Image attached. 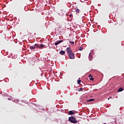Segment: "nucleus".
<instances>
[{"instance_id":"1","label":"nucleus","mask_w":124,"mask_h":124,"mask_svg":"<svg viewBox=\"0 0 124 124\" xmlns=\"http://www.w3.org/2000/svg\"><path fill=\"white\" fill-rule=\"evenodd\" d=\"M66 52L68 57L71 60H74L75 59V55L74 53L72 52V49L70 47H67L66 48Z\"/></svg>"},{"instance_id":"2","label":"nucleus","mask_w":124,"mask_h":124,"mask_svg":"<svg viewBox=\"0 0 124 124\" xmlns=\"http://www.w3.org/2000/svg\"><path fill=\"white\" fill-rule=\"evenodd\" d=\"M44 46L45 45L43 44L38 45L37 44H35L34 45L30 46V48L31 49H35V48L36 49H43Z\"/></svg>"},{"instance_id":"3","label":"nucleus","mask_w":124,"mask_h":124,"mask_svg":"<svg viewBox=\"0 0 124 124\" xmlns=\"http://www.w3.org/2000/svg\"><path fill=\"white\" fill-rule=\"evenodd\" d=\"M69 121L70 122V123H72V124H77L78 122H77V120H76V118L73 116H71L69 117Z\"/></svg>"},{"instance_id":"4","label":"nucleus","mask_w":124,"mask_h":124,"mask_svg":"<svg viewBox=\"0 0 124 124\" xmlns=\"http://www.w3.org/2000/svg\"><path fill=\"white\" fill-rule=\"evenodd\" d=\"M75 114H76V111H75L70 110L68 112V115H74Z\"/></svg>"},{"instance_id":"5","label":"nucleus","mask_w":124,"mask_h":124,"mask_svg":"<svg viewBox=\"0 0 124 124\" xmlns=\"http://www.w3.org/2000/svg\"><path fill=\"white\" fill-rule=\"evenodd\" d=\"M62 42H63V40L58 41L57 42L55 43V46H57V45H59V44H60V43H62Z\"/></svg>"},{"instance_id":"6","label":"nucleus","mask_w":124,"mask_h":124,"mask_svg":"<svg viewBox=\"0 0 124 124\" xmlns=\"http://www.w3.org/2000/svg\"><path fill=\"white\" fill-rule=\"evenodd\" d=\"M60 54H61V55H64V54H65V51H64V50H61L60 52Z\"/></svg>"},{"instance_id":"7","label":"nucleus","mask_w":124,"mask_h":124,"mask_svg":"<svg viewBox=\"0 0 124 124\" xmlns=\"http://www.w3.org/2000/svg\"><path fill=\"white\" fill-rule=\"evenodd\" d=\"M89 61H93V57L91 56V53L89 54Z\"/></svg>"},{"instance_id":"8","label":"nucleus","mask_w":124,"mask_h":124,"mask_svg":"<svg viewBox=\"0 0 124 124\" xmlns=\"http://www.w3.org/2000/svg\"><path fill=\"white\" fill-rule=\"evenodd\" d=\"M123 91H124L123 87H121L118 89V92H123Z\"/></svg>"},{"instance_id":"9","label":"nucleus","mask_w":124,"mask_h":124,"mask_svg":"<svg viewBox=\"0 0 124 124\" xmlns=\"http://www.w3.org/2000/svg\"><path fill=\"white\" fill-rule=\"evenodd\" d=\"M78 50L79 51H83V47L82 46L78 47Z\"/></svg>"},{"instance_id":"10","label":"nucleus","mask_w":124,"mask_h":124,"mask_svg":"<svg viewBox=\"0 0 124 124\" xmlns=\"http://www.w3.org/2000/svg\"><path fill=\"white\" fill-rule=\"evenodd\" d=\"M76 12L77 13L79 14V13L80 12V10H79V9H77V10L76 11Z\"/></svg>"},{"instance_id":"11","label":"nucleus","mask_w":124,"mask_h":124,"mask_svg":"<svg viewBox=\"0 0 124 124\" xmlns=\"http://www.w3.org/2000/svg\"><path fill=\"white\" fill-rule=\"evenodd\" d=\"M93 100H94V99H89L88 100H87V102H90V101H93Z\"/></svg>"},{"instance_id":"12","label":"nucleus","mask_w":124,"mask_h":124,"mask_svg":"<svg viewBox=\"0 0 124 124\" xmlns=\"http://www.w3.org/2000/svg\"><path fill=\"white\" fill-rule=\"evenodd\" d=\"M80 83H81V80H80V78H79L78 80V84H80Z\"/></svg>"},{"instance_id":"13","label":"nucleus","mask_w":124,"mask_h":124,"mask_svg":"<svg viewBox=\"0 0 124 124\" xmlns=\"http://www.w3.org/2000/svg\"><path fill=\"white\" fill-rule=\"evenodd\" d=\"M70 44H74V41H69V42Z\"/></svg>"},{"instance_id":"14","label":"nucleus","mask_w":124,"mask_h":124,"mask_svg":"<svg viewBox=\"0 0 124 124\" xmlns=\"http://www.w3.org/2000/svg\"><path fill=\"white\" fill-rule=\"evenodd\" d=\"M83 90V88H80L78 90V92H81Z\"/></svg>"},{"instance_id":"15","label":"nucleus","mask_w":124,"mask_h":124,"mask_svg":"<svg viewBox=\"0 0 124 124\" xmlns=\"http://www.w3.org/2000/svg\"><path fill=\"white\" fill-rule=\"evenodd\" d=\"M90 79L91 80V81H93L94 78H90Z\"/></svg>"},{"instance_id":"16","label":"nucleus","mask_w":124,"mask_h":124,"mask_svg":"<svg viewBox=\"0 0 124 124\" xmlns=\"http://www.w3.org/2000/svg\"><path fill=\"white\" fill-rule=\"evenodd\" d=\"M89 78H91H91H92V77H93V76H92V75H89Z\"/></svg>"},{"instance_id":"17","label":"nucleus","mask_w":124,"mask_h":124,"mask_svg":"<svg viewBox=\"0 0 124 124\" xmlns=\"http://www.w3.org/2000/svg\"><path fill=\"white\" fill-rule=\"evenodd\" d=\"M69 17H72V14L70 15Z\"/></svg>"},{"instance_id":"18","label":"nucleus","mask_w":124,"mask_h":124,"mask_svg":"<svg viewBox=\"0 0 124 124\" xmlns=\"http://www.w3.org/2000/svg\"><path fill=\"white\" fill-rule=\"evenodd\" d=\"M8 99L9 100H11L10 98H8Z\"/></svg>"},{"instance_id":"19","label":"nucleus","mask_w":124,"mask_h":124,"mask_svg":"<svg viewBox=\"0 0 124 124\" xmlns=\"http://www.w3.org/2000/svg\"><path fill=\"white\" fill-rule=\"evenodd\" d=\"M110 98H108V100H109V99H110Z\"/></svg>"},{"instance_id":"20","label":"nucleus","mask_w":124,"mask_h":124,"mask_svg":"<svg viewBox=\"0 0 124 124\" xmlns=\"http://www.w3.org/2000/svg\"><path fill=\"white\" fill-rule=\"evenodd\" d=\"M17 100V102H19V100Z\"/></svg>"}]
</instances>
